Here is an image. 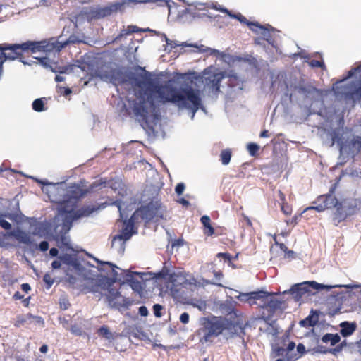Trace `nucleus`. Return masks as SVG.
Returning a JSON list of instances; mask_svg holds the SVG:
<instances>
[{
    "label": "nucleus",
    "instance_id": "a878e982",
    "mask_svg": "<svg viewBox=\"0 0 361 361\" xmlns=\"http://www.w3.org/2000/svg\"><path fill=\"white\" fill-rule=\"evenodd\" d=\"M323 343H330L331 345L334 346L341 341V337L338 334L326 333L321 338Z\"/></svg>",
    "mask_w": 361,
    "mask_h": 361
},
{
    "label": "nucleus",
    "instance_id": "0e129e2a",
    "mask_svg": "<svg viewBox=\"0 0 361 361\" xmlns=\"http://www.w3.org/2000/svg\"><path fill=\"white\" fill-rule=\"evenodd\" d=\"M62 262L60 259L54 260L51 263V267L53 269H58L61 267Z\"/></svg>",
    "mask_w": 361,
    "mask_h": 361
},
{
    "label": "nucleus",
    "instance_id": "e2e57ef3",
    "mask_svg": "<svg viewBox=\"0 0 361 361\" xmlns=\"http://www.w3.org/2000/svg\"><path fill=\"white\" fill-rule=\"evenodd\" d=\"M204 233L207 236H211L214 233V227H204Z\"/></svg>",
    "mask_w": 361,
    "mask_h": 361
},
{
    "label": "nucleus",
    "instance_id": "5fc2aeb1",
    "mask_svg": "<svg viewBox=\"0 0 361 361\" xmlns=\"http://www.w3.org/2000/svg\"><path fill=\"white\" fill-rule=\"evenodd\" d=\"M27 317L28 318H32L35 321V322L39 324H44V319L40 316H34L32 314H27Z\"/></svg>",
    "mask_w": 361,
    "mask_h": 361
},
{
    "label": "nucleus",
    "instance_id": "4d7b16f0",
    "mask_svg": "<svg viewBox=\"0 0 361 361\" xmlns=\"http://www.w3.org/2000/svg\"><path fill=\"white\" fill-rule=\"evenodd\" d=\"M138 313L142 316V317H147L149 314V311L147 308L146 306L145 305H142V306H140L138 309Z\"/></svg>",
    "mask_w": 361,
    "mask_h": 361
},
{
    "label": "nucleus",
    "instance_id": "cd10ccee",
    "mask_svg": "<svg viewBox=\"0 0 361 361\" xmlns=\"http://www.w3.org/2000/svg\"><path fill=\"white\" fill-rule=\"evenodd\" d=\"M231 150L230 149H226L221 151L220 154V160L224 165L229 164L231 159Z\"/></svg>",
    "mask_w": 361,
    "mask_h": 361
},
{
    "label": "nucleus",
    "instance_id": "a19ab883",
    "mask_svg": "<svg viewBox=\"0 0 361 361\" xmlns=\"http://www.w3.org/2000/svg\"><path fill=\"white\" fill-rule=\"evenodd\" d=\"M43 281L46 284V289L49 290L53 283H54V280L51 277L49 273H46L43 276Z\"/></svg>",
    "mask_w": 361,
    "mask_h": 361
},
{
    "label": "nucleus",
    "instance_id": "423d86ee",
    "mask_svg": "<svg viewBox=\"0 0 361 361\" xmlns=\"http://www.w3.org/2000/svg\"><path fill=\"white\" fill-rule=\"evenodd\" d=\"M165 217L164 209L161 205L155 207L153 204H149L135 210L125 226H135L136 224H140V220H145V223H147L152 219L158 220L159 218L164 219Z\"/></svg>",
    "mask_w": 361,
    "mask_h": 361
},
{
    "label": "nucleus",
    "instance_id": "20e7f679",
    "mask_svg": "<svg viewBox=\"0 0 361 361\" xmlns=\"http://www.w3.org/2000/svg\"><path fill=\"white\" fill-rule=\"evenodd\" d=\"M199 323L200 328L196 334L200 337V342L202 343L212 342V338L219 336L226 329V319L219 317H201Z\"/></svg>",
    "mask_w": 361,
    "mask_h": 361
},
{
    "label": "nucleus",
    "instance_id": "4be33fe9",
    "mask_svg": "<svg viewBox=\"0 0 361 361\" xmlns=\"http://www.w3.org/2000/svg\"><path fill=\"white\" fill-rule=\"evenodd\" d=\"M97 286L101 290H106L109 286H113L115 283V278H109L105 275H97L94 279Z\"/></svg>",
    "mask_w": 361,
    "mask_h": 361
},
{
    "label": "nucleus",
    "instance_id": "dca6fc26",
    "mask_svg": "<svg viewBox=\"0 0 361 361\" xmlns=\"http://www.w3.org/2000/svg\"><path fill=\"white\" fill-rule=\"evenodd\" d=\"M122 334L124 336H128L129 338H134L137 341H144L147 336L140 326L137 325H131L126 327Z\"/></svg>",
    "mask_w": 361,
    "mask_h": 361
},
{
    "label": "nucleus",
    "instance_id": "b1692460",
    "mask_svg": "<svg viewBox=\"0 0 361 361\" xmlns=\"http://www.w3.org/2000/svg\"><path fill=\"white\" fill-rule=\"evenodd\" d=\"M106 290H107V293L104 294V295L106 296L109 305L113 307H116L117 302L115 300L117 298L122 297L121 292L112 286H109Z\"/></svg>",
    "mask_w": 361,
    "mask_h": 361
},
{
    "label": "nucleus",
    "instance_id": "774afa93",
    "mask_svg": "<svg viewBox=\"0 0 361 361\" xmlns=\"http://www.w3.org/2000/svg\"><path fill=\"white\" fill-rule=\"evenodd\" d=\"M49 255L51 257H58V255H59V250L56 247H51L50 250H49Z\"/></svg>",
    "mask_w": 361,
    "mask_h": 361
},
{
    "label": "nucleus",
    "instance_id": "6ab92c4d",
    "mask_svg": "<svg viewBox=\"0 0 361 361\" xmlns=\"http://www.w3.org/2000/svg\"><path fill=\"white\" fill-rule=\"evenodd\" d=\"M90 257H92L97 262V263L99 265L97 267V269L99 271H107V269L105 268L106 266H108L111 269L112 276L111 278H115V283L119 281L120 283L122 281L121 279H118V273L116 271V269H119L116 264L112 262L107 261L100 260L94 257H93L90 254H87Z\"/></svg>",
    "mask_w": 361,
    "mask_h": 361
},
{
    "label": "nucleus",
    "instance_id": "f257e3e1",
    "mask_svg": "<svg viewBox=\"0 0 361 361\" xmlns=\"http://www.w3.org/2000/svg\"><path fill=\"white\" fill-rule=\"evenodd\" d=\"M88 192V190L82 188L79 185L73 184L68 188L63 200L54 202L57 206L59 214L63 220V226H72L74 221L88 217L108 205L106 202H104L86 205L75 209L78 202Z\"/></svg>",
    "mask_w": 361,
    "mask_h": 361
},
{
    "label": "nucleus",
    "instance_id": "6e6d98bb",
    "mask_svg": "<svg viewBox=\"0 0 361 361\" xmlns=\"http://www.w3.org/2000/svg\"><path fill=\"white\" fill-rule=\"evenodd\" d=\"M180 321L184 324H186L189 322L190 316L188 312H183L180 316Z\"/></svg>",
    "mask_w": 361,
    "mask_h": 361
},
{
    "label": "nucleus",
    "instance_id": "ea45409f",
    "mask_svg": "<svg viewBox=\"0 0 361 361\" xmlns=\"http://www.w3.org/2000/svg\"><path fill=\"white\" fill-rule=\"evenodd\" d=\"M69 266L72 267L73 269L78 271L79 272H82L84 271V267L79 262V260L75 257L72 262L69 264Z\"/></svg>",
    "mask_w": 361,
    "mask_h": 361
},
{
    "label": "nucleus",
    "instance_id": "3c124183",
    "mask_svg": "<svg viewBox=\"0 0 361 361\" xmlns=\"http://www.w3.org/2000/svg\"><path fill=\"white\" fill-rule=\"evenodd\" d=\"M38 249L42 252H46L49 249V243L47 240H43L38 245Z\"/></svg>",
    "mask_w": 361,
    "mask_h": 361
},
{
    "label": "nucleus",
    "instance_id": "1a4fd4ad",
    "mask_svg": "<svg viewBox=\"0 0 361 361\" xmlns=\"http://www.w3.org/2000/svg\"><path fill=\"white\" fill-rule=\"evenodd\" d=\"M334 192V189L331 188L329 194L318 196L316 200L313 202L314 205L305 208L303 213L307 214V212L314 211H317V212H322L327 209L336 207L338 204V201L337 198L333 195Z\"/></svg>",
    "mask_w": 361,
    "mask_h": 361
},
{
    "label": "nucleus",
    "instance_id": "4c0bfd02",
    "mask_svg": "<svg viewBox=\"0 0 361 361\" xmlns=\"http://www.w3.org/2000/svg\"><path fill=\"white\" fill-rule=\"evenodd\" d=\"M307 352L311 353L312 355L315 353L326 354L328 353V348L323 345H317L312 349L307 350Z\"/></svg>",
    "mask_w": 361,
    "mask_h": 361
},
{
    "label": "nucleus",
    "instance_id": "2f4dec72",
    "mask_svg": "<svg viewBox=\"0 0 361 361\" xmlns=\"http://www.w3.org/2000/svg\"><path fill=\"white\" fill-rule=\"evenodd\" d=\"M122 303L116 302L115 308L119 309L120 307H123L125 309H128L130 306L133 304V300L128 298L122 297Z\"/></svg>",
    "mask_w": 361,
    "mask_h": 361
},
{
    "label": "nucleus",
    "instance_id": "603ef678",
    "mask_svg": "<svg viewBox=\"0 0 361 361\" xmlns=\"http://www.w3.org/2000/svg\"><path fill=\"white\" fill-rule=\"evenodd\" d=\"M184 244V240L183 238H178V239H175L174 240L172 241V243H171V246L172 247H180L181 246H183Z\"/></svg>",
    "mask_w": 361,
    "mask_h": 361
},
{
    "label": "nucleus",
    "instance_id": "f704fd0d",
    "mask_svg": "<svg viewBox=\"0 0 361 361\" xmlns=\"http://www.w3.org/2000/svg\"><path fill=\"white\" fill-rule=\"evenodd\" d=\"M89 292L93 293L96 296L99 297V298H102L104 294L99 290L101 288L99 286H97V283L94 281V283L90 286V287L88 288Z\"/></svg>",
    "mask_w": 361,
    "mask_h": 361
},
{
    "label": "nucleus",
    "instance_id": "de8ad7c7",
    "mask_svg": "<svg viewBox=\"0 0 361 361\" xmlns=\"http://www.w3.org/2000/svg\"><path fill=\"white\" fill-rule=\"evenodd\" d=\"M281 209L282 212L286 216L290 215L292 213V207L288 203H283V204H281Z\"/></svg>",
    "mask_w": 361,
    "mask_h": 361
},
{
    "label": "nucleus",
    "instance_id": "6e6552de",
    "mask_svg": "<svg viewBox=\"0 0 361 361\" xmlns=\"http://www.w3.org/2000/svg\"><path fill=\"white\" fill-rule=\"evenodd\" d=\"M132 110L136 119L142 124H148L149 111L154 108V103L144 95L133 101Z\"/></svg>",
    "mask_w": 361,
    "mask_h": 361
},
{
    "label": "nucleus",
    "instance_id": "f3484780",
    "mask_svg": "<svg viewBox=\"0 0 361 361\" xmlns=\"http://www.w3.org/2000/svg\"><path fill=\"white\" fill-rule=\"evenodd\" d=\"M16 228L11 231H8L5 234H4V238L12 236L16 240H17L19 243L31 245L32 244V240L30 236L26 233L25 231H23L20 228L21 227H16Z\"/></svg>",
    "mask_w": 361,
    "mask_h": 361
},
{
    "label": "nucleus",
    "instance_id": "13d9d810",
    "mask_svg": "<svg viewBox=\"0 0 361 361\" xmlns=\"http://www.w3.org/2000/svg\"><path fill=\"white\" fill-rule=\"evenodd\" d=\"M200 221L202 224L203 226H211L210 225V218L208 216H202L200 219Z\"/></svg>",
    "mask_w": 361,
    "mask_h": 361
},
{
    "label": "nucleus",
    "instance_id": "aec40b11",
    "mask_svg": "<svg viewBox=\"0 0 361 361\" xmlns=\"http://www.w3.org/2000/svg\"><path fill=\"white\" fill-rule=\"evenodd\" d=\"M319 311L312 310L310 314L299 322V324L302 327H314L319 321Z\"/></svg>",
    "mask_w": 361,
    "mask_h": 361
},
{
    "label": "nucleus",
    "instance_id": "bb28decb",
    "mask_svg": "<svg viewBox=\"0 0 361 361\" xmlns=\"http://www.w3.org/2000/svg\"><path fill=\"white\" fill-rule=\"evenodd\" d=\"M300 92L303 94H305L307 95L313 94L315 93H317L318 94H322V90L317 89V87H314L312 85H305L301 86L300 87Z\"/></svg>",
    "mask_w": 361,
    "mask_h": 361
},
{
    "label": "nucleus",
    "instance_id": "f8f14e48",
    "mask_svg": "<svg viewBox=\"0 0 361 361\" xmlns=\"http://www.w3.org/2000/svg\"><path fill=\"white\" fill-rule=\"evenodd\" d=\"M151 274L150 273L132 271L130 270H123V280L121 282V286L126 283L129 285L132 290L138 294H141L143 290V288L141 284V281L135 278V276H139L142 281H147L149 279L147 276Z\"/></svg>",
    "mask_w": 361,
    "mask_h": 361
},
{
    "label": "nucleus",
    "instance_id": "f03ea898",
    "mask_svg": "<svg viewBox=\"0 0 361 361\" xmlns=\"http://www.w3.org/2000/svg\"><path fill=\"white\" fill-rule=\"evenodd\" d=\"M156 92L161 102H171L180 109H190L192 111V118L202 106L200 90L193 88L188 82L183 83L179 89L171 85H164L158 87Z\"/></svg>",
    "mask_w": 361,
    "mask_h": 361
},
{
    "label": "nucleus",
    "instance_id": "69168bd1",
    "mask_svg": "<svg viewBox=\"0 0 361 361\" xmlns=\"http://www.w3.org/2000/svg\"><path fill=\"white\" fill-rule=\"evenodd\" d=\"M338 345L334 348H328V353H331L333 355H336L338 353L341 352L342 350L340 348Z\"/></svg>",
    "mask_w": 361,
    "mask_h": 361
},
{
    "label": "nucleus",
    "instance_id": "e433bc0d",
    "mask_svg": "<svg viewBox=\"0 0 361 361\" xmlns=\"http://www.w3.org/2000/svg\"><path fill=\"white\" fill-rule=\"evenodd\" d=\"M317 211H314V212H307V214H304V211L300 213V214L298 215H295L294 217L293 218V219L291 220L290 221V224H297L298 223V219H308V216L310 215L311 216H312V214H315V212Z\"/></svg>",
    "mask_w": 361,
    "mask_h": 361
},
{
    "label": "nucleus",
    "instance_id": "72a5a7b5",
    "mask_svg": "<svg viewBox=\"0 0 361 361\" xmlns=\"http://www.w3.org/2000/svg\"><path fill=\"white\" fill-rule=\"evenodd\" d=\"M75 257H73L72 255L68 253L61 255L58 257L59 259H60L62 262V263L68 266L72 262Z\"/></svg>",
    "mask_w": 361,
    "mask_h": 361
},
{
    "label": "nucleus",
    "instance_id": "473e14b6",
    "mask_svg": "<svg viewBox=\"0 0 361 361\" xmlns=\"http://www.w3.org/2000/svg\"><path fill=\"white\" fill-rule=\"evenodd\" d=\"M98 334L106 339H111L112 337L111 331H109V328L105 325L102 326L98 329Z\"/></svg>",
    "mask_w": 361,
    "mask_h": 361
},
{
    "label": "nucleus",
    "instance_id": "c9c22d12",
    "mask_svg": "<svg viewBox=\"0 0 361 361\" xmlns=\"http://www.w3.org/2000/svg\"><path fill=\"white\" fill-rule=\"evenodd\" d=\"M214 279L212 281H210L209 283L216 285L219 287H223V285L221 283H218V281H220L224 276L222 272L220 271H214Z\"/></svg>",
    "mask_w": 361,
    "mask_h": 361
},
{
    "label": "nucleus",
    "instance_id": "2eb2a0df",
    "mask_svg": "<svg viewBox=\"0 0 361 361\" xmlns=\"http://www.w3.org/2000/svg\"><path fill=\"white\" fill-rule=\"evenodd\" d=\"M265 295L264 290H258L257 291H252L245 293H239L235 298L244 302H248L250 305H258L259 298H263Z\"/></svg>",
    "mask_w": 361,
    "mask_h": 361
},
{
    "label": "nucleus",
    "instance_id": "c03bdc74",
    "mask_svg": "<svg viewBox=\"0 0 361 361\" xmlns=\"http://www.w3.org/2000/svg\"><path fill=\"white\" fill-rule=\"evenodd\" d=\"M152 309L153 313L156 317L159 318L162 316L161 310H163V306L161 305L154 304Z\"/></svg>",
    "mask_w": 361,
    "mask_h": 361
},
{
    "label": "nucleus",
    "instance_id": "0eeeda50",
    "mask_svg": "<svg viewBox=\"0 0 361 361\" xmlns=\"http://www.w3.org/2000/svg\"><path fill=\"white\" fill-rule=\"evenodd\" d=\"M264 293L265 295L263 298H259L257 305L262 309L268 310V316L264 318V321L268 322L277 311H283L284 310V307H282L284 302L273 298L274 295L282 294L281 292H268L264 290Z\"/></svg>",
    "mask_w": 361,
    "mask_h": 361
},
{
    "label": "nucleus",
    "instance_id": "bf43d9fd",
    "mask_svg": "<svg viewBox=\"0 0 361 361\" xmlns=\"http://www.w3.org/2000/svg\"><path fill=\"white\" fill-rule=\"evenodd\" d=\"M66 275L67 276V281L72 285H74L76 283L77 279L75 276L69 274L68 272H66Z\"/></svg>",
    "mask_w": 361,
    "mask_h": 361
},
{
    "label": "nucleus",
    "instance_id": "052dcab7",
    "mask_svg": "<svg viewBox=\"0 0 361 361\" xmlns=\"http://www.w3.org/2000/svg\"><path fill=\"white\" fill-rule=\"evenodd\" d=\"M278 195L279 198L280 205L283 204V203H287L286 196L281 190H279L278 191Z\"/></svg>",
    "mask_w": 361,
    "mask_h": 361
},
{
    "label": "nucleus",
    "instance_id": "ddd939ff",
    "mask_svg": "<svg viewBox=\"0 0 361 361\" xmlns=\"http://www.w3.org/2000/svg\"><path fill=\"white\" fill-rule=\"evenodd\" d=\"M217 10L227 13L228 15L238 19L241 23L247 25L252 32L258 33L260 31L261 34L264 36L269 37V27H271L269 25L265 26L260 25L258 22H250L240 13L232 15L231 12L225 8H217Z\"/></svg>",
    "mask_w": 361,
    "mask_h": 361
},
{
    "label": "nucleus",
    "instance_id": "393cba45",
    "mask_svg": "<svg viewBox=\"0 0 361 361\" xmlns=\"http://www.w3.org/2000/svg\"><path fill=\"white\" fill-rule=\"evenodd\" d=\"M146 30H147L139 28L136 25H128L126 27H123V28L121 30L120 33L115 38V41L120 40L122 37L131 35L133 33L145 32Z\"/></svg>",
    "mask_w": 361,
    "mask_h": 361
},
{
    "label": "nucleus",
    "instance_id": "680f3d73",
    "mask_svg": "<svg viewBox=\"0 0 361 361\" xmlns=\"http://www.w3.org/2000/svg\"><path fill=\"white\" fill-rule=\"evenodd\" d=\"M297 351L300 355H304L307 350H306L305 346L302 343H299L297 345Z\"/></svg>",
    "mask_w": 361,
    "mask_h": 361
},
{
    "label": "nucleus",
    "instance_id": "a211bd4d",
    "mask_svg": "<svg viewBox=\"0 0 361 361\" xmlns=\"http://www.w3.org/2000/svg\"><path fill=\"white\" fill-rule=\"evenodd\" d=\"M224 78L223 73H216L205 79V86H207L209 91L215 94H218L220 92V85L222 79Z\"/></svg>",
    "mask_w": 361,
    "mask_h": 361
},
{
    "label": "nucleus",
    "instance_id": "7ed1b4c3",
    "mask_svg": "<svg viewBox=\"0 0 361 361\" xmlns=\"http://www.w3.org/2000/svg\"><path fill=\"white\" fill-rule=\"evenodd\" d=\"M335 287H345L348 289L361 288V283H350L346 285L328 286L319 283L314 281H307L300 283L293 284L289 289L282 292L283 295H291L295 302H299L302 297L315 295L320 290H330ZM361 291V290H360Z\"/></svg>",
    "mask_w": 361,
    "mask_h": 361
},
{
    "label": "nucleus",
    "instance_id": "58836bf2",
    "mask_svg": "<svg viewBox=\"0 0 361 361\" xmlns=\"http://www.w3.org/2000/svg\"><path fill=\"white\" fill-rule=\"evenodd\" d=\"M110 13H111V9H109L108 8H102L98 11H94L93 16L94 18H99L101 17H104V16L110 14Z\"/></svg>",
    "mask_w": 361,
    "mask_h": 361
},
{
    "label": "nucleus",
    "instance_id": "c756f323",
    "mask_svg": "<svg viewBox=\"0 0 361 361\" xmlns=\"http://www.w3.org/2000/svg\"><path fill=\"white\" fill-rule=\"evenodd\" d=\"M44 102L42 99H37L32 102V109L37 112H41L44 110Z\"/></svg>",
    "mask_w": 361,
    "mask_h": 361
},
{
    "label": "nucleus",
    "instance_id": "9b49d317",
    "mask_svg": "<svg viewBox=\"0 0 361 361\" xmlns=\"http://www.w3.org/2000/svg\"><path fill=\"white\" fill-rule=\"evenodd\" d=\"M5 219L11 220L17 226H44L42 223L39 222L35 218H28L22 213H1L0 212V226H11Z\"/></svg>",
    "mask_w": 361,
    "mask_h": 361
},
{
    "label": "nucleus",
    "instance_id": "338daca9",
    "mask_svg": "<svg viewBox=\"0 0 361 361\" xmlns=\"http://www.w3.org/2000/svg\"><path fill=\"white\" fill-rule=\"evenodd\" d=\"M295 256V252L293 250H288L285 252V257L288 259H294Z\"/></svg>",
    "mask_w": 361,
    "mask_h": 361
},
{
    "label": "nucleus",
    "instance_id": "8fccbe9b",
    "mask_svg": "<svg viewBox=\"0 0 361 361\" xmlns=\"http://www.w3.org/2000/svg\"><path fill=\"white\" fill-rule=\"evenodd\" d=\"M216 257L219 258H222L224 261H231L232 256L231 254L228 252H219L216 255Z\"/></svg>",
    "mask_w": 361,
    "mask_h": 361
},
{
    "label": "nucleus",
    "instance_id": "09e8293b",
    "mask_svg": "<svg viewBox=\"0 0 361 361\" xmlns=\"http://www.w3.org/2000/svg\"><path fill=\"white\" fill-rule=\"evenodd\" d=\"M57 88V92L63 96H68L72 92L71 90L68 87L58 86Z\"/></svg>",
    "mask_w": 361,
    "mask_h": 361
},
{
    "label": "nucleus",
    "instance_id": "412c9836",
    "mask_svg": "<svg viewBox=\"0 0 361 361\" xmlns=\"http://www.w3.org/2000/svg\"><path fill=\"white\" fill-rule=\"evenodd\" d=\"M345 147L348 152L353 155L361 153V136H355L350 140L347 141Z\"/></svg>",
    "mask_w": 361,
    "mask_h": 361
},
{
    "label": "nucleus",
    "instance_id": "4468645a",
    "mask_svg": "<svg viewBox=\"0 0 361 361\" xmlns=\"http://www.w3.org/2000/svg\"><path fill=\"white\" fill-rule=\"evenodd\" d=\"M357 73L360 77L359 85L357 87H355L354 90L346 92L343 94L346 100H350L353 102L361 101V64L350 69L347 75V78H350Z\"/></svg>",
    "mask_w": 361,
    "mask_h": 361
},
{
    "label": "nucleus",
    "instance_id": "9d476101",
    "mask_svg": "<svg viewBox=\"0 0 361 361\" xmlns=\"http://www.w3.org/2000/svg\"><path fill=\"white\" fill-rule=\"evenodd\" d=\"M137 233L138 227H122V229L112 237L111 247L116 250L119 254H123L126 243Z\"/></svg>",
    "mask_w": 361,
    "mask_h": 361
},
{
    "label": "nucleus",
    "instance_id": "49530a36",
    "mask_svg": "<svg viewBox=\"0 0 361 361\" xmlns=\"http://www.w3.org/2000/svg\"><path fill=\"white\" fill-rule=\"evenodd\" d=\"M140 77L142 79V80H137L136 82L137 85L139 87L142 86V85H145L147 83H150V78H149V73H146L144 75H141Z\"/></svg>",
    "mask_w": 361,
    "mask_h": 361
},
{
    "label": "nucleus",
    "instance_id": "37998d69",
    "mask_svg": "<svg viewBox=\"0 0 361 361\" xmlns=\"http://www.w3.org/2000/svg\"><path fill=\"white\" fill-rule=\"evenodd\" d=\"M309 65L312 67V68H321L322 69H325L326 68V66L324 63L323 61H318V60H315V59H313V60H311L310 62H309Z\"/></svg>",
    "mask_w": 361,
    "mask_h": 361
},
{
    "label": "nucleus",
    "instance_id": "39448f33",
    "mask_svg": "<svg viewBox=\"0 0 361 361\" xmlns=\"http://www.w3.org/2000/svg\"><path fill=\"white\" fill-rule=\"evenodd\" d=\"M58 228L59 227H35L33 233L56 241L60 249L65 247L68 250H72L70 237L68 235L71 227H61L60 230Z\"/></svg>",
    "mask_w": 361,
    "mask_h": 361
},
{
    "label": "nucleus",
    "instance_id": "864d4df0",
    "mask_svg": "<svg viewBox=\"0 0 361 361\" xmlns=\"http://www.w3.org/2000/svg\"><path fill=\"white\" fill-rule=\"evenodd\" d=\"M185 184L183 183H178L175 188V191L177 195H180L185 190Z\"/></svg>",
    "mask_w": 361,
    "mask_h": 361
},
{
    "label": "nucleus",
    "instance_id": "79ce46f5",
    "mask_svg": "<svg viewBox=\"0 0 361 361\" xmlns=\"http://www.w3.org/2000/svg\"><path fill=\"white\" fill-rule=\"evenodd\" d=\"M71 332L78 336H80L83 334L84 331L81 327L77 324L71 325L70 329Z\"/></svg>",
    "mask_w": 361,
    "mask_h": 361
},
{
    "label": "nucleus",
    "instance_id": "a18cd8bd",
    "mask_svg": "<svg viewBox=\"0 0 361 361\" xmlns=\"http://www.w3.org/2000/svg\"><path fill=\"white\" fill-rule=\"evenodd\" d=\"M182 272L181 271H178V272H176V271H172L171 272L169 271V274L168 275V278L167 279L174 283L175 282H176L178 278L181 275Z\"/></svg>",
    "mask_w": 361,
    "mask_h": 361
},
{
    "label": "nucleus",
    "instance_id": "c85d7f7f",
    "mask_svg": "<svg viewBox=\"0 0 361 361\" xmlns=\"http://www.w3.org/2000/svg\"><path fill=\"white\" fill-rule=\"evenodd\" d=\"M169 274V269L166 266H164L161 270L154 274V279H167Z\"/></svg>",
    "mask_w": 361,
    "mask_h": 361
},
{
    "label": "nucleus",
    "instance_id": "5701e85b",
    "mask_svg": "<svg viewBox=\"0 0 361 361\" xmlns=\"http://www.w3.org/2000/svg\"><path fill=\"white\" fill-rule=\"evenodd\" d=\"M341 331L340 333L343 337H348L351 336L357 328L355 322H350L348 321L343 322L340 324Z\"/></svg>",
    "mask_w": 361,
    "mask_h": 361
},
{
    "label": "nucleus",
    "instance_id": "7c9ffc66",
    "mask_svg": "<svg viewBox=\"0 0 361 361\" xmlns=\"http://www.w3.org/2000/svg\"><path fill=\"white\" fill-rule=\"evenodd\" d=\"M247 149L251 156L255 157L258 154L259 151V146L256 143L250 142L247 144Z\"/></svg>",
    "mask_w": 361,
    "mask_h": 361
}]
</instances>
